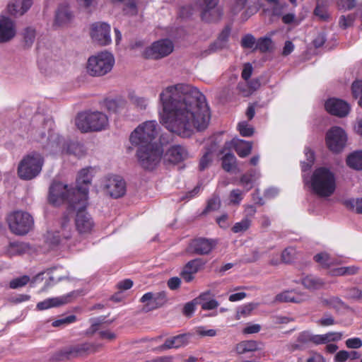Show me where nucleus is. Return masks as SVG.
<instances>
[{
  "mask_svg": "<svg viewBox=\"0 0 362 362\" xmlns=\"http://www.w3.org/2000/svg\"><path fill=\"white\" fill-rule=\"evenodd\" d=\"M163 106L161 123L170 132L189 138L209 125L211 115L205 96L189 84L167 87L160 94Z\"/></svg>",
  "mask_w": 362,
  "mask_h": 362,
  "instance_id": "1",
  "label": "nucleus"
},
{
  "mask_svg": "<svg viewBox=\"0 0 362 362\" xmlns=\"http://www.w3.org/2000/svg\"><path fill=\"white\" fill-rule=\"evenodd\" d=\"M311 187L320 197H330L335 191V177L332 172L325 167L317 168L311 177Z\"/></svg>",
  "mask_w": 362,
  "mask_h": 362,
  "instance_id": "2",
  "label": "nucleus"
},
{
  "mask_svg": "<svg viewBox=\"0 0 362 362\" xmlns=\"http://www.w3.org/2000/svg\"><path fill=\"white\" fill-rule=\"evenodd\" d=\"M45 163L44 157L38 152L33 151L20 161L17 173L23 180H31L40 175Z\"/></svg>",
  "mask_w": 362,
  "mask_h": 362,
  "instance_id": "3",
  "label": "nucleus"
},
{
  "mask_svg": "<svg viewBox=\"0 0 362 362\" xmlns=\"http://www.w3.org/2000/svg\"><path fill=\"white\" fill-rule=\"evenodd\" d=\"M107 124V115L98 111L79 113L76 119V125L83 132L101 131Z\"/></svg>",
  "mask_w": 362,
  "mask_h": 362,
  "instance_id": "4",
  "label": "nucleus"
},
{
  "mask_svg": "<svg viewBox=\"0 0 362 362\" xmlns=\"http://www.w3.org/2000/svg\"><path fill=\"white\" fill-rule=\"evenodd\" d=\"M158 126L154 120L142 123L131 134V143L136 146L156 144L153 141L158 134Z\"/></svg>",
  "mask_w": 362,
  "mask_h": 362,
  "instance_id": "5",
  "label": "nucleus"
},
{
  "mask_svg": "<svg viewBox=\"0 0 362 362\" xmlns=\"http://www.w3.org/2000/svg\"><path fill=\"white\" fill-rule=\"evenodd\" d=\"M115 64V59L108 52L91 56L87 62V72L92 76H102L110 72Z\"/></svg>",
  "mask_w": 362,
  "mask_h": 362,
  "instance_id": "6",
  "label": "nucleus"
},
{
  "mask_svg": "<svg viewBox=\"0 0 362 362\" xmlns=\"http://www.w3.org/2000/svg\"><path fill=\"white\" fill-rule=\"evenodd\" d=\"M162 153L158 144L139 146L136 152L138 162L142 168L151 170L159 163Z\"/></svg>",
  "mask_w": 362,
  "mask_h": 362,
  "instance_id": "7",
  "label": "nucleus"
},
{
  "mask_svg": "<svg viewBox=\"0 0 362 362\" xmlns=\"http://www.w3.org/2000/svg\"><path fill=\"white\" fill-rule=\"evenodd\" d=\"M90 183L91 175L88 169H82L76 179V185L71 192L73 197L70 198L71 204L78 203L81 206H84L87 204Z\"/></svg>",
  "mask_w": 362,
  "mask_h": 362,
  "instance_id": "8",
  "label": "nucleus"
},
{
  "mask_svg": "<svg viewBox=\"0 0 362 362\" xmlns=\"http://www.w3.org/2000/svg\"><path fill=\"white\" fill-rule=\"evenodd\" d=\"M74 188L69 189L68 185L59 181H53L49 188L48 202L54 206H59L64 202L68 203L67 211L70 208H76V204H71L70 198Z\"/></svg>",
  "mask_w": 362,
  "mask_h": 362,
  "instance_id": "9",
  "label": "nucleus"
},
{
  "mask_svg": "<svg viewBox=\"0 0 362 362\" xmlns=\"http://www.w3.org/2000/svg\"><path fill=\"white\" fill-rule=\"evenodd\" d=\"M84 206H81L78 203L76 204V208H70L62 216V226L69 224L70 220L73 218V212L77 210L75 218L76 226H93L94 222L90 216L86 211Z\"/></svg>",
  "mask_w": 362,
  "mask_h": 362,
  "instance_id": "10",
  "label": "nucleus"
},
{
  "mask_svg": "<svg viewBox=\"0 0 362 362\" xmlns=\"http://www.w3.org/2000/svg\"><path fill=\"white\" fill-rule=\"evenodd\" d=\"M346 141L347 136L341 127H333L326 134V144L332 152H341L345 147Z\"/></svg>",
  "mask_w": 362,
  "mask_h": 362,
  "instance_id": "11",
  "label": "nucleus"
},
{
  "mask_svg": "<svg viewBox=\"0 0 362 362\" xmlns=\"http://www.w3.org/2000/svg\"><path fill=\"white\" fill-rule=\"evenodd\" d=\"M218 0H197L200 8L201 18L207 23L218 21L222 16L221 10L216 7Z\"/></svg>",
  "mask_w": 362,
  "mask_h": 362,
  "instance_id": "12",
  "label": "nucleus"
},
{
  "mask_svg": "<svg viewBox=\"0 0 362 362\" xmlns=\"http://www.w3.org/2000/svg\"><path fill=\"white\" fill-rule=\"evenodd\" d=\"M92 40L98 45L105 46L111 42L110 26L104 22H96L90 28Z\"/></svg>",
  "mask_w": 362,
  "mask_h": 362,
  "instance_id": "13",
  "label": "nucleus"
},
{
  "mask_svg": "<svg viewBox=\"0 0 362 362\" xmlns=\"http://www.w3.org/2000/svg\"><path fill=\"white\" fill-rule=\"evenodd\" d=\"M173 50V42L165 39L154 42L151 47L146 49L144 54L146 58L158 59L168 56Z\"/></svg>",
  "mask_w": 362,
  "mask_h": 362,
  "instance_id": "14",
  "label": "nucleus"
},
{
  "mask_svg": "<svg viewBox=\"0 0 362 362\" xmlns=\"http://www.w3.org/2000/svg\"><path fill=\"white\" fill-rule=\"evenodd\" d=\"M192 337V334L183 333L167 338L163 344L153 348V351H163L171 349H179L187 346Z\"/></svg>",
  "mask_w": 362,
  "mask_h": 362,
  "instance_id": "15",
  "label": "nucleus"
},
{
  "mask_svg": "<svg viewBox=\"0 0 362 362\" xmlns=\"http://www.w3.org/2000/svg\"><path fill=\"white\" fill-rule=\"evenodd\" d=\"M104 189L111 197L117 199L125 194L126 182L119 176H111L106 179Z\"/></svg>",
  "mask_w": 362,
  "mask_h": 362,
  "instance_id": "16",
  "label": "nucleus"
},
{
  "mask_svg": "<svg viewBox=\"0 0 362 362\" xmlns=\"http://www.w3.org/2000/svg\"><path fill=\"white\" fill-rule=\"evenodd\" d=\"M77 295L78 293L76 291H72L59 297L47 298L43 301L37 303L36 308L38 310H44L51 308L59 307L71 303Z\"/></svg>",
  "mask_w": 362,
  "mask_h": 362,
  "instance_id": "17",
  "label": "nucleus"
},
{
  "mask_svg": "<svg viewBox=\"0 0 362 362\" xmlns=\"http://www.w3.org/2000/svg\"><path fill=\"white\" fill-rule=\"evenodd\" d=\"M6 221L8 226H33L34 224L32 215L23 211L10 213L6 217Z\"/></svg>",
  "mask_w": 362,
  "mask_h": 362,
  "instance_id": "18",
  "label": "nucleus"
},
{
  "mask_svg": "<svg viewBox=\"0 0 362 362\" xmlns=\"http://www.w3.org/2000/svg\"><path fill=\"white\" fill-rule=\"evenodd\" d=\"M325 107L329 114L339 117H346L350 110L349 105L346 102L334 98L328 99Z\"/></svg>",
  "mask_w": 362,
  "mask_h": 362,
  "instance_id": "19",
  "label": "nucleus"
},
{
  "mask_svg": "<svg viewBox=\"0 0 362 362\" xmlns=\"http://www.w3.org/2000/svg\"><path fill=\"white\" fill-rule=\"evenodd\" d=\"M214 246L215 243L213 240L198 238L190 242L188 250L193 254L203 255L209 254Z\"/></svg>",
  "mask_w": 362,
  "mask_h": 362,
  "instance_id": "20",
  "label": "nucleus"
},
{
  "mask_svg": "<svg viewBox=\"0 0 362 362\" xmlns=\"http://www.w3.org/2000/svg\"><path fill=\"white\" fill-rule=\"evenodd\" d=\"M16 34L14 22L8 17L0 16V43L12 40Z\"/></svg>",
  "mask_w": 362,
  "mask_h": 362,
  "instance_id": "21",
  "label": "nucleus"
},
{
  "mask_svg": "<svg viewBox=\"0 0 362 362\" xmlns=\"http://www.w3.org/2000/svg\"><path fill=\"white\" fill-rule=\"evenodd\" d=\"M70 360L85 357L97 350L96 346L90 343H83L68 346Z\"/></svg>",
  "mask_w": 362,
  "mask_h": 362,
  "instance_id": "22",
  "label": "nucleus"
},
{
  "mask_svg": "<svg viewBox=\"0 0 362 362\" xmlns=\"http://www.w3.org/2000/svg\"><path fill=\"white\" fill-rule=\"evenodd\" d=\"M66 228H60L59 230H49L46 234L44 235V242L49 247L53 248L57 246L62 240V239H67L69 238L66 232Z\"/></svg>",
  "mask_w": 362,
  "mask_h": 362,
  "instance_id": "23",
  "label": "nucleus"
},
{
  "mask_svg": "<svg viewBox=\"0 0 362 362\" xmlns=\"http://www.w3.org/2000/svg\"><path fill=\"white\" fill-rule=\"evenodd\" d=\"M230 33V28L229 26H226L219 34L218 39L213 43H211L209 48L204 50L201 53L202 57H206L211 53L222 49L226 45V42L229 37Z\"/></svg>",
  "mask_w": 362,
  "mask_h": 362,
  "instance_id": "24",
  "label": "nucleus"
},
{
  "mask_svg": "<svg viewBox=\"0 0 362 362\" xmlns=\"http://www.w3.org/2000/svg\"><path fill=\"white\" fill-rule=\"evenodd\" d=\"M166 294L165 292H159L156 294H153L151 292L146 293L141 298V302L147 303V306L150 309H155L161 307L166 302Z\"/></svg>",
  "mask_w": 362,
  "mask_h": 362,
  "instance_id": "25",
  "label": "nucleus"
},
{
  "mask_svg": "<svg viewBox=\"0 0 362 362\" xmlns=\"http://www.w3.org/2000/svg\"><path fill=\"white\" fill-rule=\"evenodd\" d=\"M33 4L32 0H11L8 5V12L12 16H23Z\"/></svg>",
  "mask_w": 362,
  "mask_h": 362,
  "instance_id": "26",
  "label": "nucleus"
},
{
  "mask_svg": "<svg viewBox=\"0 0 362 362\" xmlns=\"http://www.w3.org/2000/svg\"><path fill=\"white\" fill-rule=\"evenodd\" d=\"M169 161L173 163H180L188 157L187 149L180 145L172 146L168 151Z\"/></svg>",
  "mask_w": 362,
  "mask_h": 362,
  "instance_id": "27",
  "label": "nucleus"
},
{
  "mask_svg": "<svg viewBox=\"0 0 362 362\" xmlns=\"http://www.w3.org/2000/svg\"><path fill=\"white\" fill-rule=\"evenodd\" d=\"M260 342L255 340H245L238 343L235 346V351L238 355L249 352H254L260 349Z\"/></svg>",
  "mask_w": 362,
  "mask_h": 362,
  "instance_id": "28",
  "label": "nucleus"
},
{
  "mask_svg": "<svg viewBox=\"0 0 362 362\" xmlns=\"http://www.w3.org/2000/svg\"><path fill=\"white\" fill-rule=\"evenodd\" d=\"M61 142L62 139L57 134H51L47 138V143L42 146V148L49 154H56L62 149Z\"/></svg>",
  "mask_w": 362,
  "mask_h": 362,
  "instance_id": "29",
  "label": "nucleus"
},
{
  "mask_svg": "<svg viewBox=\"0 0 362 362\" xmlns=\"http://www.w3.org/2000/svg\"><path fill=\"white\" fill-rule=\"evenodd\" d=\"M72 15L69 8L66 5H60L56 11L54 23L59 26L69 23Z\"/></svg>",
  "mask_w": 362,
  "mask_h": 362,
  "instance_id": "30",
  "label": "nucleus"
},
{
  "mask_svg": "<svg viewBox=\"0 0 362 362\" xmlns=\"http://www.w3.org/2000/svg\"><path fill=\"white\" fill-rule=\"evenodd\" d=\"M30 249L28 244L24 243H11L7 249V255L11 257L19 256L28 252Z\"/></svg>",
  "mask_w": 362,
  "mask_h": 362,
  "instance_id": "31",
  "label": "nucleus"
},
{
  "mask_svg": "<svg viewBox=\"0 0 362 362\" xmlns=\"http://www.w3.org/2000/svg\"><path fill=\"white\" fill-rule=\"evenodd\" d=\"M233 142H235V151L240 157L245 158L251 153L252 148L251 142L238 139H233Z\"/></svg>",
  "mask_w": 362,
  "mask_h": 362,
  "instance_id": "32",
  "label": "nucleus"
},
{
  "mask_svg": "<svg viewBox=\"0 0 362 362\" xmlns=\"http://www.w3.org/2000/svg\"><path fill=\"white\" fill-rule=\"evenodd\" d=\"M305 298L296 293L292 291L282 292L275 297V300L277 302H291L299 303L303 301Z\"/></svg>",
  "mask_w": 362,
  "mask_h": 362,
  "instance_id": "33",
  "label": "nucleus"
},
{
  "mask_svg": "<svg viewBox=\"0 0 362 362\" xmlns=\"http://www.w3.org/2000/svg\"><path fill=\"white\" fill-rule=\"evenodd\" d=\"M314 260L323 268L328 269L336 264L335 259L327 252H320L314 256Z\"/></svg>",
  "mask_w": 362,
  "mask_h": 362,
  "instance_id": "34",
  "label": "nucleus"
},
{
  "mask_svg": "<svg viewBox=\"0 0 362 362\" xmlns=\"http://www.w3.org/2000/svg\"><path fill=\"white\" fill-rule=\"evenodd\" d=\"M347 165L356 170H362V151H355L351 153L346 159Z\"/></svg>",
  "mask_w": 362,
  "mask_h": 362,
  "instance_id": "35",
  "label": "nucleus"
},
{
  "mask_svg": "<svg viewBox=\"0 0 362 362\" xmlns=\"http://www.w3.org/2000/svg\"><path fill=\"white\" fill-rule=\"evenodd\" d=\"M255 49L262 53L269 52L274 49V43L270 37H260L257 40Z\"/></svg>",
  "mask_w": 362,
  "mask_h": 362,
  "instance_id": "36",
  "label": "nucleus"
},
{
  "mask_svg": "<svg viewBox=\"0 0 362 362\" xmlns=\"http://www.w3.org/2000/svg\"><path fill=\"white\" fill-rule=\"evenodd\" d=\"M222 168L226 172H231L236 168V158L231 153H226L222 158Z\"/></svg>",
  "mask_w": 362,
  "mask_h": 362,
  "instance_id": "37",
  "label": "nucleus"
},
{
  "mask_svg": "<svg viewBox=\"0 0 362 362\" xmlns=\"http://www.w3.org/2000/svg\"><path fill=\"white\" fill-rule=\"evenodd\" d=\"M298 253L293 247H286L281 252V262L285 264H291L298 259Z\"/></svg>",
  "mask_w": 362,
  "mask_h": 362,
  "instance_id": "38",
  "label": "nucleus"
},
{
  "mask_svg": "<svg viewBox=\"0 0 362 362\" xmlns=\"http://www.w3.org/2000/svg\"><path fill=\"white\" fill-rule=\"evenodd\" d=\"M62 152L67 154L74 155L81 157L84 155L83 146L77 142H71L67 144L66 148L62 149Z\"/></svg>",
  "mask_w": 362,
  "mask_h": 362,
  "instance_id": "39",
  "label": "nucleus"
},
{
  "mask_svg": "<svg viewBox=\"0 0 362 362\" xmlns=\"http://www.w3.org/2000/svg\"><path fill=\"white\" fill-rule=\"evenodd\" d=\"M23 47L30 48L35 40V30L31 27L26 28L23 32Z\"/></svg>",
  "mask_w": 362,
  "mask_h": 362,
  "instance_id": "40",
  "label": "nucleus"
},
{
  "mask_svg": "<svg viewBox=\"0 0 362 362\" xmlns=\"http://www.w3.org/2000/svg\"><path fill=\"white\" fill-rule=\"evenodd\" d=\"M125 101L123 100L107 99L105 100V106L109 112L116 113L125 106Z\"/></svg>",
  "mask_w": 362,
  "mask_h": 362,
  "instance_id": "41",
  "label": "nucleus"
},
{
  "mask_svg": "<svg viewBox=\"0 0 362 362\" xmlns=\"http://www.w3.org/2000/svg\"><path fill=\"white\" fill-rule=\"evenodd\" d=\"M221 205V199L218 196L214 194L211 198L207 201L206 206L202 214L205 215L211 211H217Z\"/></svg>",
  "mask_w": 362,
  "mask_h": 362,
  "instance_id": "42",
  "label": "nucleus"
},
{
  "mask_svg": "<svg viewBox=\"0 0 362 362\" xmlns=\"http://www.w3.org/2000/svg\"><path fill=\"white\" fill-rule=\"evenodd\" d=\"M302 284L308 289H316L321 287L323 282L313 276H307L302 279Z\"/></svg>",
  "mask_w": 362,
  "mask_h": 362,
  "instance_id": "43",
  "label": "nucleus"
},
{
  "mask_svg": "<svg viewBox=\"0 0 362 362\" xmlns=\"http://www.w3.org/2000/svg\"><path fill=\"white\" fill-rule=\"evenodd\" d=\"M70 360L68 346L55 351L49 358L50 362H60Z\"/></svg>",
  "mask_w": 362,
  "mask_h": 362,
  "instance_id": "44",
  "label": "nucleus"
},
{
  "mask_svg": "<svg viewBox=\"0 0 362 362\" xmlns=\"http://www.w3.org/2000/svg\"><path fill=\"white\" fill-rule=\"evenodd\" d=\"M314 14L320 20L327 21L329 18V14L327 11V6L322 2L317 1L314 10Z\"/></svg>",
  "mask_w": 362,
  "mask_h": 362,
  "instance_id": "45",
  "label": "nucleus"
},
{
  "mask_svg": "<svg viewBox=\"0 0 362 362\" xmlns=\"http://www.w3.org/2000/svg\"><path fill=\"white\" fill-rule=\"evenodd\" d=\"M323 305L329 308H339L344 305L343 301L338 297L332 296L329 298H322Z\"/></svg>",
  "mask_w": 362,
  "mask_h": 362,
  "instance_id": "46",
  "label": "nucleus"
},
{
  "mask_svg": "<svg viewBox=\"0 0 362 362\" xmlns=\"http://www.w3.org/2000/svg\"><path fill=\"white\" fill-rule=\"evenodd\" d=\"M204 262L201 259H194L189 261L183 267L187 272H191L195 274L202 267Z\"/></svg>",
  "mask_w": 362,
  "mask_h": 362,
  "instance_id": "47",
  "label": "nucleus"
},
{
  "mask_svg": "<svg viewBox=\"0 0 362 362\" xmlns=\"http://www.w3.org/2000/svg\"><path fill=\"white\" fill-rule=\"evenodd\" d=\"M212 149L211 148H206V152L202 156V157L200 159L199 161V170H204L206 168H207L209 165L211 164L212 161Z\"/></svg>",
  "mask_w": 362,
  "mask_h": 362,
  "instance_id": "48",
  "label": "nucleus"
},
{
  "mask_svg": "<svg viewBox=\"0 0 362 362\" xmlns=\"http://www.w3.org/2000/svg\"><path fill=\"white\" fill-rule=\"evenodd\" d=\"M123 11L125 14L134 16L138 13L137 2L136 0H129L124 6Z\"/></svg>",
  "mask_w": 362,
  "mask_h": 362,
  "instance_id": "49",
  "label": "nucleus"
},
{
  "mask_svg": "<svg viewBox=\"0 0 362 362\" xmlns=\"http://www.w3.org/2000/svg\"><path fill=\"white\" fill-rule=\"evenodd\" d=\"M351 90L355 98H359L358 105L362 107V81H356L352 83Z\"/></svg>",
  "mask_w": 362,
  "mask_h": 362,
  "instance_id": "50",
  "label": "nucleus"
},
{
  "mask_svg": "<svg viewBox=\"0 0 362 362\" xmlns=\"http://www.w3.org/2000/svg\"><path fill=\"white\" fill-rule=\"evenodd\" d=\"M305 155L307 157V161H303L301 163V167L303 171L308 170L315 161L314 152L309 148L306 149Z\"/></svg>",
  "mask_w": 362,
  "mask_h": 362,
  "instance_id": "51",
  "label": "nucleus"
},
{
  "mask_svg": "<svg viewBox=\"0 0 362 362\" xmlns=\"http://www.w3.org/2000/svg\"><path fill=\"white\" fill-rule=\"evenodd\" d=\"M354 20L355 16L353 14L341 16L339 20V25L341 28L346 29L353 25Z\"/></svg>",
  "mask_w": 362,
  "mask_h": 362,
  "instance_id": "52",
  "label": "nucleus"
},
{
  "mask_svg": "<svg viewBox=\"0 0 362 362\" xmlns=\"http://www.w3.org/2000/svg\"><path fill=\"white\" fill-rule=\"evenodd\" d=\"M76 321V316L74 315H71L66 316L64 318L54 320L52 323V325L54 327H61V326H64L66 325L73 323Z\"/></svg>",
  "mask_w": 362,
  "mask_h": 362,
  "instance_id": "53",
  "label": "nucleus"
},
{
  "mask_svg": "<svg viewBox=\"0 0 362 362\" xmlns=\"http://www.w3.org/2000/svg\"><path fill=\"white\" fill-rule=\"evenodd\" d=\"M30 281V278L28 276H23L16 279H13L10 281V288H18L26 285Z\"/></svg>",
  "mask_w": 362,
  "mask_h": 362,
  "instance_id": "54",
  "label": "nucleus"
},
{
  "mask_svg": "<svg viewBox=\"0 0 362 362\" xmlns=\"http://www.w3.org/2000/svg\"><path fill=\"white\" fill-rule=\"evenodd\" d=\"M346 297L349 299L362 300V291L357 287H352L347 290Z\"/></svg>",
  "mask_w": 362,
  "mask_h": 362,
  "instance_id": "55",
  "label": "nucleus"
},
{
  "mask_svg": "<svg viewBox=\"0 0 362 362\" xmlns=\"http://www.w3.org/2000/svg\"><path fill=\"white\" fill-rule=\"evenodd\" d=\"M311 342L315 345L325 344L329 342L327 333L325 334H313Z\"/></svg>",
  "mask_w": 362,
  "mask_h": 362,
  "instance_id": "56",
  "label": "nucleus"
},
{
  "mask_svg": "<svg viewBox=\"0 0 362 362\" xmlns=\"http://www.w3.org/2000/svg\"><path fill=\"white\" fill-rule=\"evenodd\" d=\"M240 134L243 136H250L254 133V129L249 126L246 122H241L238 124Z\"/></svg>",
  "mask_w": 362,
  "mask_h": 362,
  "instance_id": "57",
  "label": "nucleus"
},
{
  "mask_svg": "<svg viewBox=\"0 0 362 362\" xmlns=\"http://www.w3.org/2000/svg\"><path fill=\"white\" fill-rule=\"evenodd\" d=\"M345 344L349 349H357L362 346V340L359 337L349 338L346 340Z\"/></svg>",
  "mask_w": 362,
  "mask_h": 362,
  "instance_id": "58",
  "label": "nucleus"
},
{
  "mask_svg": "<svg viewBox=\"0 0 362 362\" xmlns=\"http://www.w3.org/2000/svg\"><path fill=\"white\" fill-rule=\"evenodd\" d=\"M253 310V307L251 304L245 305L243 307L240 308L236 314V319L240 320L243 317H246L250 315L252 310Z\"/></svg>",
  "mask_w": 362,
  "mask_h": 362,
  "instance_id": "59",
  "label": "nucleus"
},
{
  "mask_svg": "<svg viewBox=\"0 0 362 362\" xmlns=\"http://www.w3.org/2000/svg\"><path fill=\"white\" fill-rule=\"evenodd\" d=\"M255 38L253 35L247 34L245 35L241 40V45L244 48H252L255 44Z\"/></svg>",
  "mask_w": 362,
  "mask_h": 362,
  "instance_id": "60",
  "label": "nucleus"
},
{
  "mask_svg": "<svg viewBox=\"0 0 362 362\" xmlns=\"http://www.w3.org/2000/svg\"><path fill=\"white\" fill-rule=\"evenodd\" d=\"M229 198L230 202L233 204H239L242 200V191L238 189H233L230 193Z\"/></svg>",
  "mask_w": 362,
  "mask_h": 362,
  "instance_id": "61",
  "label": "nucleus"
},
{
  "mask_svg": "<svg viewBox=\"0 0 362 362\" xmlns=\"http://www.w3.org/2000/svg\"><path fill=\"white\" fill-rule=\"evenodd\" d=\"M312 334L308 331L301 332L297 337V342L303 344L311 342Z\"/></svg>",
  "mask_w": 362,
  "mask_h": 362,
  "instance_id": "62",
  "label": "nucleus"
},
{
  "mask_svg": "<svg viewBox=\"0 0 362 362\" xmlns=\"http://www.w3.org/2000/svg\"><path fill=\"white\" fill-rule=\"evenodd\" d=\"M356 5V0H339L338 1V6L345 10L352 9Z\"/></svg>",
  "mask_w": 362,
  "mask_h": 362,
  "instance_id": "63",
  "label": "nucleus"
},
{
  "mask_svg": "<svg viewBox=\"0 0 362 362\" xmlns=\"http://www.w3.org/2000/svg\"><path fill=\"white\" fill-rule=\"evenodd\" d=\"M350 354L349 352L345 350H341L338 351L334 358V362H345L348 358H349Z\"/></svg>",
  "mask_w": 362,
  "mask_h": 362,
  "instance_id": "64",
  "label": "nucleus"
}]
</instances>
